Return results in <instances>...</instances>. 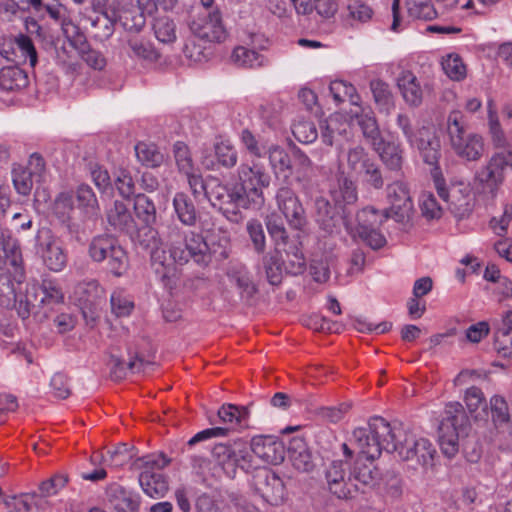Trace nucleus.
Returning a JSON list of instances; mask_svg holds the SVG:
<instances>
[{"label": "nucleus", "mask_w": 512, "mask_h": 512, "mask_svg": "<svg viewBox=\"0 0 512 512\" xmlns=\"http://www.w3.org/2000/svg\"><path fill=\"white\" fill-rule=\"evenodd\" d=\"M391 453L396 452L403 461L412 462L413 466H432L436 449L426 438H416L402 430L401 438L387 444Z\"/></svg>", "instance_id": "obj_9"}, {"label": "nucleus", "mask_w": 512, "mask_h": 512, "mask_svg": "<svg viewBox=\"0 0 512 512\" xmlns=\"http://www.w3.org/2000/svg\"><path fill=\"white\" fill-rule=\"evenodd\" d=\"M151 266L165 288L172 290L177 285V259L173 255L172 243L169 251L163 247H155L150 253Z\"/></svg>", "instance_id": "obj_15"}, {"label": "nucleus", "mask_w": 512, "mask_h": 512, "mask_svg": "<svg viewBox=\"0 0 512 512\" xmlns=\"http://www.w3.org/2000/svg\"><path fill=\"white\" fill-rule=\"evenodd\" d=\"M231 60L238 67L255 68L264 65L265 57L255 50L237 46L232 52Z\"/></svg>", "instance_id": "obj_50"}, {"label": "nucleus", "mask_w": 512, "mask_h": 512, "mask_svg": "<svg viewBox=\"0 0 512 512\" xmlns=\"http://www.w3.org/2000/svg\"><path fill=\"white\" fill-rule=\"evenodd\" d=\"M286 255V260H284V269L287 274L291 275H300L306 269V260L303 253L296 246H289L288 249L283 248Z\"/></svg>", "instance_id": "obj_56"}, {"label": "nucleus", "mask_w": 512, "mask_h": 512, "mask_svg": "<svg viewBox=\"0 0 512 512\" xmlns=\"http://www.w3.org/2000/svg\"><path fill=\"white\" fill-rule=\"evenodd\" d=\"M261 264L268 283L272 286H279L283 281V271H285L280 251L274 249L263 255Z\"/></svg>", "instance_id": "obj_33"}, {"label": "nucleus", "mask_w": 512, "mask_h": 512, "mask_svg": "<svg viewBox=\"0 0 512 512\" xmlns=\"http://www.w3.org/2000/svg\"><path fill=\"white\" fill-rule=\"evenodd\" d=\"M293 136L301 143L314 142L318 137L315 124L309 120H299L292 125Z\"/></svg>", "instance_id": "obj_63"}, {"label": "nucleus", "mask_w": 512, "mask_h": 512, "mask_svg": "<svg viewBox=\"0 0 512 512\" xmlns=\"http://www.w3.org/2000/svg\"><path fill=\"white\" fill-rule=\"evenodd\" d=\"M129 355H131L130 352ZM150 364L151 363L149 361L144 360L137 353H135L134 356H130L127 364H125V361L122 357L116 356L114 354L110 355L109 361L107 363L109 367V377L111 380L116 382L126 378L127 372L129 370L132 372L145 371V366Z\"/></svg>", "instance_id": "obj_27"}, {"label": "nucleus", "mask_w": 512, "mask_h": 512, "mask_svg": "<svg viewBox=\"0 0 512 512\" xmlns=\"http://www.w3.org/2000/svg\"><path fill=\"white\" fill-rule=\"evenodd\" d=\"M397 86L409 106L418 107L422 103V90L412 72L403 71L397 78Z\"/></svg>", "instance_id": "obj_30"}, {"label": "nucleus", "mask_w": 512, "mask_h": 512, "mask_svg": "<svg viewBox=\"0 0 512 512\" xmlns=\"http://www.w3.org/2000/svg\"><path fill=\"white\" fill-rule=\"evenodd\" d=\"M464 401L470 415L476 420L487 421L489 417L488 404L482 390L476 386L468 388Z\"/></svg>", "instance_id": "obj_38"}, {"label": "nucleus", "mask_w": 512, "mask_h": 512, "mask_svg": "<svg viewBox=\"0 0 512 512\" xmlns=\"http://www.w3.org/2000/svg\"><path fill=\"white\" fill-rule=\"evenodd\" d=\"M451 148L458 157L467 161H477L483 154L484 142L479 134L471 133L453 144Z\"/></svg>", "instance_id": "obj_31"}, {"label": "nucleus", "mask_w": 512, "mask_h": 512, "mask_svg": "<svg viewBox=\"0 0 512 512\" xmlns=\"http://www.w3.org/2000/svg\"><path fill=\"white\" fill-rule=\"evenodd\" d=\"M30 290L33 293V298L38 301L42 309L46 306L52 308L64 301L62 289L55 279L43 278L41 283L34 284Z\"/></svg>", "instance_id": "obj_25"}, {"label": "nucleus", "mask_w": 512, "mask_h": 512, "mask_svg": "<svg viewBox=\"0 0 512 512\" xmlns=\"http://www.w3.org/2000/svg\"><path fill=\"white\" fill-rule=\"evenodd\" d=\"M135 153L138 161L147 167L156 168L164 162L163 153L153 143H137Z\"/></svg>", "instance_id": "obj_49"}, {"label": "nucleus", "mask_w": 512, "mask_h": 512, "mask_svg": "<svg viewBox=\"0 0 512 512\" xmlns=\"http://www.w3.org/2000/svg\"><path fill=\"white\" fill-rule=\"evenodd\" d=\"M249 451L268 464L277 465L285 458V448L274 436L259 435L252 438Z\"/></svg>", "instance_id": "obj_18"}, {"label": "nucleus", "mask_w": 512, "mask_h": 512, "mask_svg": "<svg viewBox=\"0 0 512 512\" xmlns=\"http://www.w3.org/2000/svg\"><path fill=\"white\" fill-rule=\"evenodd\" d=\"M489 414L491 420L497 429L502 428L509 423L510 415L506 400L499 395H494L489 402Z\"/></svg>", "instance_id": "obj_54"}, {"label": "nucleus", "mask_w": 512, "mask_h": 512, "mask_svg": "<svg viewBox=\"0 0 512 512\" xmlns=\"http://www.w3.org/2000/svg\"><path fill=\"white\" fill-rule=\"evenodd\" d=\"M349 209L338 206L333 200L318 196L313 202L314 221L323 237H333L341 232V223L348 222Z\"/></svg>", "instance_id": "obj_11"}, {"label": "nucleus", "mask_w": 512, "mask_h": 512, "mask_svg": "<svg viewBox=\"0 0 512 512\" xmlns=\"http://www.w3.org/2000/svg\"><path fill=\"white\" fill-rule=\"evenodd\" d=\"M133 209L143 227H152L156 223L157 211L155 204L145 194L135 195Z\"/></svg>", "instance_id": "obj_41"}, {"label": "nucleus", "mask_w": 512, "mask_h": 512, "mask_svg": "<svg viewBox=\"0 0 512 512\" xmlns=\"http://www.w3.org/2000/svg\"><path fill=\"white\" fill-rule=\"evenodd\" d=\"M372 150L378 154L387 170L398 175L402 174L404 149L400 143L382 139V143L374 146Z\"/></svg>", "instance_id": "obj_24"}, {"label": "nucleus", "mask_w": 512, "mask_h": 512, "mask_svg": "<svg viewBox=\"0 0 512 512\" xmlns=\"http://www.w3.org/2000/svg\"><path fill=\"white\" fill-rule=\"evenodd\" d=\"M252 484L255 491L270 505L278 506L286 500L285 483L271 469L256 470Z\"/></svg>", "instance_id": "obj_14"}, {"label": "nucleus", "mask_w": 512, "mask_h": 512, "mask_svg": "<svg viewBox=\"0 0 512 512\" xmlns=\"http://www.w3.org/2000/svg\"><path fill=\"white\" fill-rule=\"evenodd\" d=\"M14 57L19 60V64L26 63L34 68L38 62L37 51L31 38L26 34L14 36Z\"/></svg>", "instance_id": "obj_43"}, {"label": "nucleus", "mask_w": 512, "mask_h": 512, "mask_svg": "<svg viewBox=\"0 0 512 512\" xmlns=\"http://www.w3.org/2000/svg\"><path fill=\"white\" fill-rule=\"evenodd\" d=\"M117 20L123 29L130 34L140 33L146 25L144 12L135 8L123 11L117 16Z\"/></svg>", "instance_id": "obj_51"}, {"label": "nucleus", "mask_w": 512, "mask_h": 512, "mask_svg": "<svg viewBox=\"0 0 512 512\" xmlns=\"http://www.w3.org/2000/svg\"><path fill=\"white\" fill-rule=\"evenodd\" d=\"M246 231L254 251L263 254L266 250V236L262 223L258 219H250L246 224Z\"/></svg>", "instance_id": "obj_60"}, {"label": "nucleus", "mask_w": 512, "mask_h": 512, "mask_svg": "<svg viewBox=\"0 0 512 512\" xmlns=\"http://www.w3.org/2000/svg\"><path fill=\"white\" fill-rule=\"evenodd\" d=\"M19 64L0 69V88L5 91H18L27 87L28 74Z\"/></svg>", "instance_id": "obj_36"}, {"label": "nucleus", "mask_w": 512, "mask_h": 512, "mask_svg": "<svg viewBox=\"0 0 512 512\" xmlns=\"http://www.w3.org/2000/svg\"><path fill=\"white\" fill-rule=\"evenodd\" d=\"M447 133L451 146L472 133L468 131L462 112L454 110L449 113L447 117Z\"/></svg>", "instance_id": "obj_48"}, {"label": "nucleus", "mask_w": 512, "mask_h": 512, "mask_svg": "<svg viewBox=\"0 0 512 512\" xmlns=\"http://www.w3.org/2000/svg\"><path fill=\"white\" fill-rule=\"evenodd\" d=\"M218 417L223 423L243 427L247 425L246 422L249 417V409L247 406L223 404L218 410Z\"/></svg>", "instance_id": "obj_47"}, {"label": "nucleus", "mask_w": 512, "mask_h": 512, "mask_svg": "<svg viewBox=\"0 0 512 512\" xmlns=\"http://www.w3.org/2000/svg\"><path fill=\"white\" fill-rule=\"evenodd\" d=\"M384 211H389V218H393L397 223H399L402 230L409 231L413 226L412 218L415 212L413 202L404 204L396 203L394 206H391L390 209H385Z\"/></svg>", "instance_id": "obj_57"}, {"label": "nucleus", "mask_w": 512, "mask_h": 512, "mask_svg": "<svg viewBox=\"0 0 512 512\" xmlns=\"http://www.w3.org/2000/svg\"><path fill=\"white\" fill-rule=\"evenodd\" d=\"M409 146L418 150L425 164L431 166L439 163L441 158V142L433 127L425 125L418 127V133L411 140Z\"/></svg>", "instance_id": "obj_17"}, {"label": "nucleus", "mask_w": 512, "mask_h": 512, "mask_svg": "<svg viewBox=\"0 0 512 512\" xmlns=\"http://www.w3.org/2000/svg\"><path fill=\"white\" fill-rule=\"evenodd\" d=\"M271 176L260 166L241 164L238 168V192L243 196L242 208L260 210L265 204L263 189L269 187Z\"/></svg>", "instance_id": "obj_6"}, {"label": "nucleus", "mask_w": 512, "mask_h": 512, "mask_svg": "<svg viewBox=\"0 0 512 512\" xmlns=\"http://www.w3.org/2000/svg\"><path fill=\"white\" fill-rule=\"evenodd\" d=\"M369 86L378 111L389 114L395 106L389 85L381 79H374Z\"/></svg>", "instance_id": "obj_39"}, {"label": "nucleus", "mask_w": 512, "mask_h": 512, "mask_svg": "<svg viewBox=\"0 0 512 512\" xmlns=\"http://www.w3.org/2000/svg\"><path fill=\"white\" fill-rule=\"evenodd\" d=\"M269 163L276 174H283L285 178L293 174L291 153L286 152L278 145H272L268 149Z\"/></svg>", "instance_id": "obj_45"}, {"label": "nucleus", "mask_w": 512, "mask_h": 512, "mask_svg": "<svg viewBox=\"0 0 512 512\" xmlns=\"http://www.w3.org/2000/svg\"><path fill=\"white\" fill-rule=\"evenodd\" d=\"M356 122L361 129L365 141L373 148L382 143L383 135L373 111L355 115Z\"/></svg>", "instance_id": "obj_32"}, {"label": "nucleus", "mask_w": 512, "mask_h": 512, "mask_svg": "<svg viewBox=\"0 0 512 512\" xmlns=\"http://www.w3.org/2000/svg\"><path fill=\"white\" fill-rule=\"evenodd\" d=\"M107 500L113 512H139L140 496L118 484L108 488Z\"/></svg>", "instance_id": "obj_26"}, {"label": "nucleus", "mask_w": 512, "mask_h": 512, "mask_svg": "<svg viewBox=\"0 0 512 512\" xmlns=\"http://www.w3.org/2000/svg\"><path fill=\"white\" fill-rule=\"evenodd\" d=\"M448 209L458 219L468 217L473 210V198L469 193L462 194L459 189L452 188L450 200L446 202Z\"/></svg>", "instance_id": "obj_46"}, {"label": "nucleus", "mask_w": 512, "mask_h": 512, "mask_svg": "<svg viewBox=\"0 0 512 512\" xmlns=\"http://www.w3.org/2000/svg\"><path fill=\"white\" fill-rule=\"evenodd\" d=\"M75 197L77 207L85 214L86 217L91 219L98 216L100 211L98 200L89 185H79L75 192Z\"/></svg>", "instance_id": "obj_42"}, {"label": "nucleus", "mask_w": 512, "mask_h": 512, "mask_svg": "<svg viewBox=\"0 0 512 512\" xmlns=\"http://www.w3.org/2000/svg\"><path fill=\"white\" fill-rule=\"evenodd\" d=\"M389 216V211L380 212L374 207L368 206L357 212L356 226L352 227L348 221L345 222V229L353 240L358 238L372 250H379L387 243L380 227Z\"/></svg>", "instance_id": "obj_5"}, {"label": "nucleus", "mask_w": 512, "mask_h": 512, "mask_svg": "<svg viewBox=\"0 0 512 512\" xmlns=\"http://www.w3.org/2000/svg\"><path fill=\"white\" fill-rule=\"evenodd\" d=\"M445 74L452 80L460 81L466 76V67L457 54H450L442 62Z\"/></svg>", "instance_id": "obj_64"}, {"label": "nucleus", "mask_w": 512, "mask_h": 512, "mask_svg": "<svg viewBox=\"0 0 512 512\" xmlns=\"http://www.w3.org/2000/svg\"><path fill=\"white\" fill-rule=\"evenodd\" d=\"M206 198L212 207L218 209L227 219L237 222L240 218L243 196L235 184L228 186L215 176H208Z\"/></svg>", "instance_id": "obj_10"}, {"label": "nucleus", "mask_w": 512, "mask_h": 512, "mask_svg": "<svg viewBox=\"0 0 512 512\" xmlns=\"http://www.w3.org/2000/svg\"><path fill=\"white\" fill-rule=\"evenodd\" d=\"M265 225L269 236L274 242V249L280 251L281 248H285L289 243V234L282 218L275 213L267 215Z\"/></svg>", "instance_id": "obj_44"}, {"label": "nucleus", "mask_w": 512, "mask_h": 512, "mask_svg": "<svg viewBox=\"0 0 512 512\" xmlns=\"http://www.w3.org/2000/svg\"><path fill=\"white\" fill-rule=\"evenodd\" d=\"M118 22L117 14L113 11H102L95 19L92 20V26L96 29V37L105 41L108 40L115 31V24Z\"/></svg>", "instance_id": "obj_53"}, {"label": "nucleus", "mask_w": 512, "mask_h": 512, "mask_svg": "<svg viewBox=\"0 0 512 512\" xmlns=\"http://www.w3.org/2000/svg\"><path fill=\"white\" fill-rule=\"evenodd\" d=\"M106 219L114 231L130 237L139 230L128 206L122 201L115 200L113 202L106 211Z\"/></svg>", "instance_id": "obj_19"}, {"label": "nucleus", "mask_w": 512, "mask_h": 512, "mask_svg": "<svg viewBox=\"0 0 512 512\" xmlns=\"http://www.w3.org/2000/svg\"><path fill=\"white\" fill-rule=\"evenodd\" d=\"M138 481L143 492L151 498H162L169 490L168 478L160 471L142 470Z\"/></svg>", "instance_id": "obj_28"}, {"label": "nucleus", "mask_w": 512, "mask_h": 512, "mask_svg": "<svg viewBox=\"0 0 512 512\" xmlns=\"http://www.w3.org/2000/svg\"><path fill=\"white\" fill-rule=\"evenodd\" d=\"M345 463L341 460L332 461L325 472L329 491L339 499L352 498V484L346 480Z\"/></svg>", "instance_id": "obj_20"}, {"label": "nucleus", "mask_w": 512, "mask_h": 512, "mask_svg": "<svg viewBox=\"0 0 512 512\" xmlns=\"http://www.w3.org/2000/svg\"><path fill=\"white\" fill-rule=\"evenodd\" d=\"M488 116H489V134L492 145L497 151L512 149V145L508 142L505 132L503 131L499 122L497 112L492 100L488 102Z\"/></svg>", "instance_id": "obj_40"}, {"label": "nucleus", "mask_w": 512, "mask_h": 512, "mask_svg": "<svg viewBox=\"0 0 512 512\" xmlns=\"http://www.w3.org/2000/svg\"><path fill=\"white\" fill-rule=\"evenodd\" d=\"M33 175L22 166L14 167L12 170V181L16 191L23 196L30 194L33 188Z\"/></svg>", "instance_id": "obj_61"}, {"label": "nucleus", "mask_w": 512, "mask_h": 512, "mask_svg": "<svg viewBox=\"0 0 512 512\" xmlns=\"http://www.w3.org/2000/svg\"><path fill=\"white\" fill-rule=\"evenodd\" d=\"M470 426L469 417L459 402H450L446 405L444 417L440 422L439 430L445 432H459L467 435Z\"/></svg>", "instance_id": "obj_21"}, {"label": "nucleus", "mask_w": 512, "mask_h": 512, "mask_svg": "<svg viewBox=\"0 0 512 512\" xmlns=\"http://www.w3.org/2000/svg\"><path fill=\"white\" fill-rule=\"evenodd\" d=\"M189 28L195 37L208 43H221L227 37L219 8L205 12L202 16L193 19L189 22Z\"/></svg>", "instance_id": "obj_13"}, {"label": "nucleus", "mask_w": 512, "mask_h": 512, "mask_svg": "<svg viewBox=\"0 0 512 512\" xmlns=\"http://www.w3.org/2000/svg\"><path fill=\"white\" fill-rule=\"evenodd\" d=\"M229 429L223 427H213L208 428L203 431L198 432L191 439H189L181 448V452L183 454H188L192 461L194 462V466H201V461L203 460V456L197 453H194V447L205 440L221 437L227 435Z\"/></svg>", "instance_id": "obj_37"}, {"label": "nucleus", "mask_w": 512, "mask_h": 512, "mask_svg": "<svg viewBox=\"0 0 512 512\" xmlns=\"http://www.w3.org/2000/svg\"><path fill=\"white\" fill-rule=\"evenodd\" d=\"M167 240L172 243L173 255L180 265L192 260L200 267H207L212 261L210 248L200 233L185 232L178 225H171L168 228Z\"/></svg>", "instance_id": "obj_2"}, {"label": "nucleus", "mask_w": 512, "mask_h": 512, "mask_svg": "<svg viewBox=\"0 0 512 512\" xmlns=\"http://www.w3.org/2000/svg\"><path fill=\"white\" fill-rule=\"evenodd\" d=\"M347 166L358 176L364 188L379 191L385 187L387 176L363 146L357 145L348 150Z\"/></svg>", "instance_id": "obj_7"}, {"label": "nucleus", "mask_w": 512, "mask_h": 512, "mask_svg": "<svg viewBox=\"0 0 512 512\" xmlns=\"http://www.w3.org/2000/svg\"><path fill=\"white\" fill-rule=\"evenodd\" d=\"M173 209L177 219L187 227L197 224L199 214L193 199L185 192H177L173 197Z\"/></svg>", "instance_id": "obj_29"}, {"label": "nucleus", "mask_w": 512, "mask_h": 512, "mask_svg": "<svg viewBox=\"0 0 512 512\" xmlns=\"http://www.w3.org/2000/svg\"><path fill=\"white\" fill-rule=\"evenodd\" d=\"M332 200L349 209L358 201V188L356 182L344 171L338 172L336 176V187L330 191Z\"/></svg>", "instance_id": "obj_23"}, {"label": "nucleus", "mask_w": 512, "mask_h": 512, "mask_svg": "<svg viewBox=\"0 0 512 512\" xmlns=\"http://www.w3.org/2000/svg\"><path fill=\"white\" fill-rule=\"evenodd\" d=\"M153 29L156 38L162 43H173L177 38L176 24L168 16L157 17L154 21Z\"/></svg>", "instance_id": "obj_58"}, {"label": "nucleus", "mask_w": 512, "mask_h": 512, "mask_svg": "<svg viewBox=\"0 0 512 512\" xmlns=\"http://www.w3.org/2000/svg\"><path fill=\"white\" fill-rule=\"evenodd\" d=\"M227 274L240 290L242 298L250 300L258 292L257 286L252 281L250 272L245 265H233Z\"/></svg>", "instance_id": "obj_34"}, {"label": "nucleus", "mask_w": 512, "mask_h": 512, "mask_svg": "<svg viewBox=\"0 0 512 512\" xmlns=\"http://www.w3.org/2000/svg\"><path fill=\"white\" fill-rule=\"evenodd\" d=\"M89 258L95 263H104L106 270L121 277L129 268V257L119 240L111 234L94 236L87 248Z\"/></svg>", "instance_id": "obj_3"}, {"label": "nucleus", "mask_w": 512, "mask_h": 512, "mask_svg": "<svg viewBox=\"0 0 512 512\" xmlns=\"http://www.w3.org/2000/svg\"><path fill=\"white\" fill-rule=\"evenodd\" d=\"M215 157L217 162L224 168H233L238 161V153L236 149L227 142H220L214 146Z\"/></svg>", "instance_id": "obj_62"}, {"label": "nucleus", "mask_w": 512, "mask_h": 512, "mask_svg": "<svg viewBox=\"0 0 512 512\" xmlns=\"http://www.w3.org/2000/svg\"><path fill=\"white\" fill-rule=\"evenodd\" d=\"M127 45L133 57L147 61H156L159 58V54L153 46L141 38L130 37L127 40Z\"/></svg>", "instance_id": "obj_59"}, {"label": "nucleus", "mask_w": 512, "mask_h": 512, "mask_svg": "<svg viewBox=\"0 0 512 512\" xmlns=\"http://www.w3.org/2000/svg\"><path fill=\"white\" fill-rule=\"evenodd\" d=\"M287 453L295 469L302 472H311L316 467V460L301 437H293L287 446Z\"/></svg>", "instance_id": "obj_22"}, {"label": "nucleus", "mask_w": 512, "mask_h": 512, "mask_svg": "<svg viewBox=\"0 0 512 512\" xmlns=\"http://www.w3.org/2000/svg\"><path fill=\"white\" fill-rule=\"evenodd\" d=\"M512 332V311H507L494 333V348L502 356L512 358V338L505 340Z\"/></svg>", "instance_id": "obj_35"}, {"label": "nucleus", "mask_w": 512, "mask_h": 512, "mask_svg": "<svg viewBox=\"0 0 512 512\" xmlns=\"http://www.w3.org/2000/svg\"><path fill=\"white\" fill-rule=\"evenodd\" d=\"M214 461L222 468L224 473L234 478L237 469L248 472L252 468V454L249 443L238 438L226 443H217L211 450Z\"/></svg>", "instance_id": "obj_8"}, {"label": "nucleus", "mask_w": 512, "mask_h": 512, "mask_svg": "<svg viewBox=\"0 0 512 512\" xmlns=\"http://www.w3.org/2000/svg\"><path fill=\"white\" fill-rule=\"evenodd\" d=\"M512 170V149L495 151L488 161L480 166L473 178V186L478 194L495 199L505 182V171Z\"/></svg>", "instance_id": "obj_4"}, {"label": "nucleus", "mask_w": 512, "mask_h": 512, "mask_svg": "<svg viewBox=\"0 0 512 512\" xmlns=\"http://www.w3.org/2000/svg\"><path fill=\"white\" fill-rule=\"evenodd\" d=\"M380 471L374 465V460L357 457L349 473V483L352 485V497L354 492L363 494L373 490L379 483Z\"/></svg>", "instance_id": "obj_16"}, {"label": "nucleus", "mask_w": 512, "mask_h": 512, "mask_svg": "<svg viewBox=\"0 0 512 512\" xmlns=\"http://www.w3.org/2000/svg\"><path fill=\"white\" fill-rule=\"evenodd\" d=\"M401 436L400 427H392L384 418L375 416L370 419L367 428L359 427L353 431L350 442L359 449L357 457L375 460L380 457L382 450L391 453L387 444L392 445Z\"/></svg>", "instance_id": "obj_1"}, {"label": "nucleus", "mask_w": 512, "mask_h": 512, "mask_svg": "<svg viewBox=\"0 0 512 512\" xmlns=\"http://www.w3.org/2000/svg\"><path fill=\"white\" fill-rule=\"evenodd\" d=\"M74 209V197L70 192H61L54 200L53 211L54 214L62 220L63 223L67 222V228L73 232L76 227L74 223L69 221V213Z\"/></svg>", "instance_id": "obj_52"}, {"label": "nucleus", "mask_w": 512, "mask_h": 512, "mask_svg": "<svg viewBox=\"0 0 512 512\" xmlns=\"http://www.w3.org/2000/svg\"><path fill=\"white\" fill-rule=\"evenodd\" d=\"M408 16L414 20H432L437 12L431 0H406Z\"/></svg>", "instance_id": "obj_55"}, {"label": "nucleus", "mask_w": 512, "mask_h": 512, "mask_svg": "<svg viewBox=\"0 0 512 512\" xmlns=\"http://www.w3.org/2000/svg\"><path fill=\"white\" fill-rule=\"evenodd\" d=\"M34 250L43 264L51 271L59 272L67 264V254L58 238L48 227H39L34 238Z\"/></svg>", "instance_id": "obj_12"}]
</instances>
